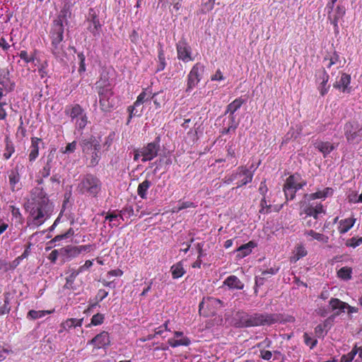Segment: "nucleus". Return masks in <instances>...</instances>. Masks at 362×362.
<instances>
[{
  "instance_id": "e2e57ef3",
  "label": "nucleus",
  "mask_w": 362,
  "mask_h": 362,
  "mask_svg": "<svg viewBox=\"0 0 362 362\" xmlns=\"http://www.w3.org/2000/svg\"><path fill=\"white\" fill-rule=\"evenodd\" d=\"M339 313H340L339 312H337L334 315H332L331 317H329L327 320H325V322H324L323 327L325 328H326L327 327H330L331 325H332V322H333V320L334 319L335 315H339Z\"/></svg>"
},
{
  "instance_id": "ddd939ff",
  "label": "nucleus",
  "mask_w": 362,
  "mask_h": 362,
  "mask_svg": "<svg viewBox=\"0 0 362 362\" xmlns=\"http://www.w3.org/2000/svg\"><path fill=\"white\" fill-rule=\"evenodd\" d=\"M95 88L99 97L112 96L111 84L105 76H102L96 82Z\"/></svg>"
},
{
  "instance_id": "13d9d810",
  "label": "nucleus",
  "mask_w": 362,
  "mask_h": 362,
  "mask_svg": "<svg viewBox=\"0 0 362 362\" xmlns=\"http://www.w3.org/2000/svg\"><path fill=\"white\" fill-rule=\"evenodd\" d=\"M261 209L259 213H267L271 207V205H268L265 198L264 197L260 202Z\"/></svg>"
},
{
  "instance_id": "473e14b6",
  "label": "nucleus",
  "mask_w": 362,
  "mask_h": 362,
  "mask_svg": "<svg viewBox=\"0 0 362 362\" xmlns=\"http://www.w3.org/2000/svg\"><path fill=\"white\" fill-rule=\"evenodd\" d=\"M173 279H178L185 274V270L181 262H178L171 267Z\"/></svg>"
},
{
  "instance_id": "603ef678",
  "label": "nucleus",
  "mask_w": 362,
  "mask_h": 362,
  "mask_svg": "<svg viewBox=\"0 0 362 362\" xmlns=\"http://www.w3.org/2000/svg\"><path fill=\"white\" fill-rule=\"evenodd\" d=\"M77 143L76 141H74L71 143H69L66 145L64 150L62 149V152L63 153H71L75 151L76 148Z\"/></svg>"
},
{
  "instance_id": "4468645a",
  "label": "nucleus",
  "mask_w": 362,
  "mask_h": 362,
  "mask_svg": "<svg viewBox=\"0 0 362 362\" xmlns=\"http://www.w3.org/2000/svg\"><path fill=\"white\" fill-rule=\"evenodd\" d=\"M177 57L184 62L192 60L191 57V47L184 40H180L177 44Z\"/></svg>"
},
{
  "instance_id": "7c9ffc66",
  "label": "nucleus",
  "mask_w": 362,
  "mask_h": 362,
  "mask_svg": "<svg viewBox=\"0 0 362 362\" xmlns=\"http://www.w3.org/2000/svg\"><path fill=\"white\" fill-rule=\"evenodd\" d=\"M346 9L344 6H338L337 7L335 13L332 18L330 16H329V18L331 19L332 23L334 25V26L337 25V22L339 19L342 18L343 16L345 15Z\"/></svg>"
},
{
  "instance_id": "39448f33",
  "label": "nucleus",
  "mask_w": 362,
  "mask_h": 362,
  "mask_svg": "<svg viewBox=\"0 0 362 362\" xmlns=\"http://www.w3.org/2000/svg\"><path fill=\"white\" fill-rule=\"evenodd\" d=\"M299 175H290L284 185V192L287 200H292L296 196L297 190L306 185V182H298Z\"/></svg>"
},
{
  "instance_id": "20e7f679",
  "label": "nucleus",
  "mask_w": 362,
  "mask_h": 362,
  "mask_svg": "<svg viewBox=\"0 0 362 362\" xmlns=\"http://www.w3.org/2000/svg\"><path fill=\"white\" fill-rule=\"evenodd\" d=\"M50 37L52 40L50 47L52 53L56 58L63 60L66 55L62 43L64 31H62L59 27H57V29H52L50 31Z\"/></svg>"
},
{
  "instance_id": "4be33fe9",
  "label": "nucleus",
  "mask_w": 362,
  "mask_h": 362,
  "mask_svg": "<svg viewBox=\"0 0 362 362\" xmlns=\"http://www.w3.org/2000/svg\"><path fill=\"white\" fill-rule=\"evenodd\" d=\"M351 76L346 74H342L339 81H337L334 84V87L336 88H342V91L345 92L349 90V85L350 83Z\"/></svg>"
},
{
  "instance_id": "393cba45",
  "label": "nucleus",
  "mask_w": 362,
  "mask_h": 362,
  "mask_svg": "<svg viewBox=\"0 0 362 362\" xmlns=\"http://www.w3.org/2000/svg\"><path fill=\"white\" fill-rule=\"evenodd\" d=\"M315 146L323 153L324 156L329 154L334 148V146L329 142L319 141L315 143Z\"/></svg>"
},
{
  "instance_id": "774afa93",
  "label": "nucleus",
  "mask_w": 362,
  "mask_h": 362,
  "mask_svg": "<svg viewBox=\"0 0 362 362\" xmlns=\"http://www.w3.org/2000/svg\"><path fill=\"white\" fill-rule=\"evenodd\" d=\"M93 265V262L91 260H86L85 264L80 267L78 269L79 273L82 272L83 270L90 268Z\"/></svg>"
},
{
  "instance_id": "6ab92c4d",
  "label": "nucleus",
  "mask_w": 362,
  "mask_h": 362,
  "mask_svg": "<svg viewBox=\"0 0 362 362\" xmlns=\"http://www.w3.org/2000/svg\"><path fill=\"white\" fill-rule=\"evenodd\" d=\"M42 143V140L37 137L31 139V146L30 147L29 160L34 161L39 154V145Z\"/></svg>"
},
{
  "instance_id": "7ed1b4c3",
  "label": "nucleus",
  "mask_w": 362,
  "mask_h": 362,
  "mask_svg": "<svg viewBox=\"0 0 362 362\" xmlns=\"http://www.w3.org/2000/svg\"><path fill=\"white\" fill-rule=\"evenodd\" d=\"M276 322V320L274 315L270 314H243L240 317V326L245 327H255L260 325H270Z\"/></svg>"
},
{
  "instance_id": "6e6552de",
  "label": "nucleus",
  "mask_w": 362,
  "mask_h": 362,
  "mask_svg": "<svg viewBox=\"0 0 362 362\" xmlns=\"http://www.w3.org/2000/svg\"><path fill=\"white\" fill-rule=\"evenodd\" d=\"M141 151L140 153L143 154L141 158L142 162H146L153 160L158 156V153L160 151V137L157 136L153 142L147 144V145L140 148Z\"/></svg>"
},
{
  "instance_id": "58836bf2",
  "label": "nucleus",
  "mask_w": 362,
  "mask_h": 362,
  "mask_svg": "<svg viewBox=\"0 0 362 362\" xmlns=\"http://www.w3.org/2000/svg\"><path fill=\"white\" fill-rule=\"evenodd\" d=\"M9 183L13 191H14L15 185L19 182L20 177L18 172L12 170L8 175Z\"/></svg>"
},
{
  "instance_id": "f8f14e48",
  "label": "nucleus",
  "mask_w": 362,
  "mask_h": 362,
  "mask_svg": "<svg viewBox=\"0 0 362 362\" xmlns=\"http://www.w3.org/2000/svg\"><path fill=\"white\" fill-rule=\"evenodd\" d=\"M204 66L200 63H197L191 69L187 80V88L186 91L193 89L200 81L204 72Z\"/></svg>"
},
{
  "instance_id": "0e129e2a",
  "label": "nucleus",
  "mask_w": 362,
  "mask_h": 362,
  "mask_svg": "<svg viewBox=\"0 0 362 362\" xmlns=\"http://www.w3.org/2000/svg\"><path fill=\"white\" fill-rule=\"evenodd\" d=\"M21 260H22L21 257L20 256L18 257L17 258H16L13 262H11L9 264L8 269H15L16 267H17L19 265Z\"/></svg>"
},
{
  "instance_id": "09e8293b",
  "label": "nucleus",
  "mask_w": 362,
  "mask_h": 362,
  "mask_svg": "<svg viewBox=\"0 0 362 362\" xmlns=\"http://www.w3.org/2000/svg\"><path fill=\"white\" fill-rule=\"evenodd\" d=\"M79 274V272L77 271H73L71 274L66 278V284L65 286L66 288H72V284H74V281L76 279V277Z\"/></svg>"
},
{
  "instance_id": "c9c22d12",
  "label": "nucleus",
  "mask_w": 362,
  "mask_h": 362,
  "mask_svg": "<svg viewBox=\"0 0 362 362\" xmlns=\"http://www.w3.org/2000/svg\"><path fill=\"white\" fill-rule=\"evenodd\" d=\"M307 235H310L313 239H315L320 242L323 243H327L329 240V238L327 235H325L322 233H316L313 230H310L305 233Z\"/></svg>"
},
{
  "instance_id": "c756f323",
  "label": "nucleus",
  "mask_w": 362,
  "mask_h": 362,
  "mask_svg": "<svg viewBox=\"0 0 362 362\" xmlns=\"http://www.w3.org/2000/svg\"><path fill=\"white\" fill-rule=\"evenodd\" d=\"M322 82L320 83L318 89L320 92V94L322 95H325L328 92L329 88V86H327V83L329 80V76L325 70L322 71Z\"/></svg>"
},
{
  "instance_id": "e433bc0d",
  "label": "nucleus",
  "mask_w": 362,
  "mask_h": 362,
  "mask_svg": "<svg viewBox=\"0 0 362 362\" xmlns=\"http://www.w3.org/2000/svg\"><path fill=\"white\" fill-rule=\"evenodd\" d=\"M100 150H96L94 152L91 153L88 156H90L89 158H87V159H89V165L90 167H95L96 165H98L100 159V156L99 154Z\"/></svg>"
},
{
  "instance_id": "9b49d317",
  "label": "nucleus",
  "mask_w": 362,
  "mask_h": 362,
  "mask_svg": "<svg viewBox=\"0 0 362 362\" xmlns=\"http://www.w3.org/2000/svg\"><path fill=\"white\" fill-rule=\"evenodd\" d=\"M86 21L88 23L87 27L88 30L91 33L94 37H99L102 25L100 23L98 13L94 8H90L89 9Z\"/></svg>"
},
{
  "instance_id": "0eeeda50",
  "label": "nucleus",
  "mask_w": 362,
  "mask_h": 362,
  "mask_svg": "<svg viewBox=\"0 0 362 362\" xmlns=\"http://www.w3.org/2000/svg\"><path fill=\"white\" fill-rule=\"evenodd\" d=\"M344 136L349 144H358L362 127L357 122H349L344 125Z\"/></svg>"
},
{
  "instance_id": "5fc2aeb1",
  "label": "nucleus",
  "mask_w": 362,
  "mask_h": 362,
  "mask_svg": "<svg viewBox=\"0 0 362 362\" xmlns=\"http://www.w3.org/2000/svg\"><path fill=\"white\" fill-rule=\"evenodd\" d=\"M78 57L79 59V68H78V72L83 73L86 71V66H85V56L83 53H79L78 54Z\"/></svg>"
},
{
  "instance_id": "412c9836",
  "label": "nucleus",
  "mask_w": 362,
  "mask_h": 362,
  "mask_svg": "<svg viewBox=\"0 0 362 362\" xmlns=\"http://www.w3.org/2000/svg\"><path fill=\"white\" fill-rule=\"evenodd\" d=\"M255 246V244L252 241L242 245L236 250L237 257L239 258H243L245 256L250 255L252 252V249L254 248Z\"/></svg>"
},
{
  "instance_id": "c85d7f7f",
  "label": "nucleus",
  "mask_w": 362,
  "mask_h": 362,
  "mask_svg": "<svg viewBox=\"0 0 362 362\" xmlns=\"http://www.w3.org/2000/svg\"><path fill=\"white\" fill-rule=\"evenodd\" d=\"M245 103V100L240 98L235 99L227 106L226 114L233 115Z\"/></svg>"
},
{
  "instance_id": "72a5a7b5",
  "label": "nucleus",
  "mask_w": 362,
  "mask_h": 362,
  "mask_svg": "<svg viewBox=\"0 0 362 362\" xmlns=\"http://www.w3.org/2000/svg\"><path fill=\"white\" fill-rule=\"evenodd\" d=\"M352 269L348 267H344L337 272L339 278L347 281L351 279Z\"/></svg>"
},
{
  "instance_id": "3c124183",
  "label": "nucleus",
  "mask_w": 362,
  "mask_h": 362,
  "mask_svg": "<svg viewBox=\"0 0 362 362\" xmlns=\"http://www.w3.org/2000/svg\"><path fill=\"white\" fill-rule=\"evenodd\" d=\"M104 321V315L100 313H97L92 317L91 324L96 326L101 325Z\"/></svg>"
},
{
  "instance_id": "dca6fc26",
  "label": "nucleus",
  "mask_w": 362,
  "mask_h": 362,
  "mask_svg": "<svg viewBox=\"0 0 362 362\" xmlns=\"http://www.w3.org/2000/svg\"><path fill=\"white\" fill-rule=\"evenodd\" d=\"M89 343L94 344L97 349L105 348L110 344L109 334L107 332H102L93 338Z\"/></svg>"
},
{
  "instance_id": "de8ad7c7",
  "label": "nucleus",
  "mask_w": 362,
  "mask_h": 362,
  "mask_svg": "<svg viewBox=\"0 0 362 362\" xmlns=\"http://www.w3.org/2000/svg\"><path fill=\"white\" fill-rule=\"evenodd\" d=\"M303 338L305 344L309 346L311 349H313L317 343V340L310 337L308 333H304Z\"/></svg>"
},
{
  "instance_id": "49530a36",
  "label": "nucleus",
  "mask_w": 362,
  "mask_h": 362,
  "mask_svg": "<svg viewBox=\"0 0 362 362\" xmlns=\"http://www.w3.org/2000/svg\"><path fill=\"white\" fill-rule=\"evenodd\" d=\"M87 122H88L87 116H86V113L82 115L79 119H76V121H75L76 126L79 129H83L86 126Z\"/></svg>"
},
{
  "instance_id": "cd10ccee",
  "label": "nucleus",
  "mask_w": 362,
  "mask_h": 362,
  "mask_svg": "<svg viewBox=\"0 0 362 362\" xmlns=\"http://www.w3.org/2000/svg\"><path fill=\"white\" fill-rule=\"evenodd\" d=\"M112 96L99 97L100 107L102 111L109 112L113 107L112 101L111 100Z\"/></svg>"
},
{
  "instance_id": "37998d69",
  "label": "nucleus",
  "mask_w": 362,
  "mask_h": 362,
  "mask_svg": "<svg viewBox=\"0 0 362 362\" xmlns=\"http://www.w3.org/2000/svg\"><path fill=\"white\" fill-rule=\"evenodd\" d=\"M307 255V251L303 246H298L296 248V254L292 257L293 261L296 262L300 258L305 257Z\"/></svg>"
},
{
  "instance_id": "bf43d9fd",
  "label": "nucleus",
  "mask_w": 362,
  "mask_h": 362,
  "mask_svg": "<svg viewBox=\"0 0 362 362\" xmlns=\"http://www.w3.org/2000/svg\"><path fill=\"white\" fill-rule=\"evenodd\" d=\"M118 217L117 214H108L105 217V221L109 220L110 222H114L115 226H117L119 224Z\"/></svg>"
},
{
  "instance_id": "9d476101",
  "label": "nucleus",
  "mask_w": 362,
  "mask_h": 362,
  "mask_svg": "<svg viewBox=\"0 0 362 362\" xmlns=\"http://www.w3.org/2000/svg\"><path fill=\"white\" fill-rule=\"evenodd\" d=\"M159 93H152L151 91L145 90L143 91L140 95L138 96L136 102L134 103L133 106H129L128 107V111L129 112V119L127 121V124L130 122V119L134 116H139L140 113L138 112V110H136V107L139 106L140 105L143 104L146 101H148L151 98H153L156 96H158Z\"/></svg>"
},
{
  "instance_id": "864d4df0",
  "label": "nucleus",
  "mask_w": 362,
  "mask_h": 362,
  "mask_svg": "<svg viewBox=\"0 0 362 362\" xmlns=\"http://www.w3.org/2000/svg\"><path fill=\"white\" fill-rule=\"evenodd\" d=\"M362 243V238H351V239L348 240L346 243V245L352 247H356L358 245H360Z\"/></svg>"
},
{
  "instance_id": "1a4fd4ad",
  "label": "nucleus",
  "mask_w": 362,
  "mask_h": 362,
  "mask_svg": "<svg viewBox=\"0 0 362 362\" xmlns=\"http://www.w3.org/2000/svg\"><path fill=\"white\" fill-rule=\"evenodd\" d=\"M71 5L69 2L64 3L57 18L53 21L52 29H57L59 27L62 31L64 32V24L68 25V20L71 16Z\"/></svg>"
},
{
  "instance_id": "4d7b16f0",
  "label": "nucleus",
  "mask_w": 362,
  "mask_h": 362,
  "mask_svg": "<svg viewBox=\"0 0 362 362\" xmlns=\"http://www.w3.org/2000/svg\"><path fill=\"white\" fill-rule=\"evenodd\" d=\"M338 62L340 63L339 56L337 54L336 52H334L333 55L329 59V62L327 64V67L330 68L332 65L337 64Z\"/></svg>"
},
{
  "instance_id": "a18cd8bd",
  "label": "nucleus",
  "mask_w": 362,
  "mask_h": 362,
  "mask_svg": "<svg viewBox=\"0 0 362 362\" xmlns=\"http://www.w3.org/2000/svg\"><path fill=\"white\" fill-rule=\"evenodd\" d=\"M58 257H63V252L62 248H59L58 250H52L50 254L49 255L48 259L53 263L56 262Z\"/></svg>"
},
{
  "instance_id": "6e6d98bb",
  "label": "nucleus",
  "mask_w": 362,
  "mask_h": 362,
  "mask_svg": "<svg viewBox=\"0 0 362 362\" xmlns=\"http://www.w3.org/2000/svg\"><path fill=\"white\" fill-rule=\"evenodd\" d=\"M21 59L24 60L26 63H29L34 61V57L33 56H28V52L26 51H21L19 54Z\"/></svg>"
},
{
  "instance_id": "b1692460",
  "label": "nucleus",
  "mask_w": 362,
  "mask_h": 362,
  "mask_svg": "<svg viewBox=\"0 0 362 362\" xmlns=\"http://www.w3.org/2000/svg\"><path fill=\"white\" fill-rule=\"evenodd\" d=\"M65 112L66 115L70 116L72 121L76 119L77 116L81 117L84 114L83 108L78 104H76L70 108L66 109Z\"/></svg>"
},
{
  "instance_id": "a878e982",
  "label": "nucleus",
  "mask_w": 362,
  "mask_h": 362,
  "mask_svg": "<svg viewBox=\"0 0 362 362\" xmlns=\"http://www.w3.org/2000/svg\"><path fill=\"white\" fill-rule=\"evenodd\" d=\"M151 186V182L145 180L142 182H141L137 188V194L142 199H146L147 197V191L149 187Z\"/></svg>"
},
{
  "instance_id": "f3484780",
  "label": "nucleus",
  "mask_w": 362,
  "mask_h": 362,
  "mask_svg": "<svg viewBox=\"0 0 362 362\" xmlns=\"http://www.w3.org/2000/svg\"><path fill=\"white\" fill-rule=\"evenodd\" d=\"M207 307H213L215 310H212L210 313L212 315L216 314V310H218L223 307V303L221 300L213 297H208L204 298L203 300L199 303V311L204 308V305Z\"/></svg>"
},
{
  "instance_id": "052dcab7",
  "label": "nucleus",
  "mask_w": 362,
  "mask_h": 362,
  "mask_svg": "<svg viewBox=\"0 0 362 362\" xmlns=\"http://www.w3.org/2000/svg\"><path fill=\"white\" fill-rule=\"evenodd\" d=\"M77 247H78L79 254H81L82 252H89L90 250H93V245H81V246H77Z\"/></svg>"
},
{
  "instance_id": "ea45409f",
  "label": "nucleus",
  "mask_w": 362,
  "mask_h": 362,
  "mask_svg": "<svg viewBox=\"0 0 362 362\" xmlns=\"http://www.w3.org/2000/svg\"><path fill=\"white\" fill-rule=\"evenodd\" d=\"M52 159V158L51 157V155H49L46 165L44 166L42 170L40 171V173H41L42 177H47L49 175L50 170L52 168V164H51Z\"/></svg>"
},
{
  "instance_id": "338daca9",
  "label": "nucleus",
  "mask_w": 362,
  "mask_h": 362,
  "mask_svg": "<svg viewBox=\"0 0 362 362\" xmlns=\"http://www.w3.org/2000/svg\"><path fill=\"white\" fill-rule=\"evenodd\" d=\"M260 354H261V357L264 360H269L272 356V352L270 351H267V350L261 351Z\"/></svg>"
},
{
  "instance_id": "2eb2a0df",
  "label": "nucleus",
  "mask_w": 362,
  "mask_h": 362,
  "mask_svg": "<svg viewBox=\"0 0 362 362\" xmlns=\"http://www.w3.org/2000/svg\"><path fill=\"white\" fill-rule=\"evenodd\" d=\"M80 145L83 153L86 156L96 150H100V143L96 139L92 138L82 140Z\"/></svg>"
},
{
  "instance_id": "79ce46f5",
  "label": "nucleus",
  "mask_w": 362,
  "mask_h": 362,
  "mask_svg": "<svg viewBox=\"0 0 362 362\" xmlns=\"http://www.w3.org/2000/svg\"><path fill=\"white\" fill-rule=\"evenodd\" d=\"M358 353V349L356 346L346 355H344L341 358V362H351L354 356Z\"/></svg>"
},
{
  "instance_id": "4c0bfd02",
  "label": "nucleus",
  "mask_w": 362,
  "mask_h": 362,
  "mask_svg": "<svg viewBox=\"0 0 362 362\" xmlns=\"http://www.w3.org/2000/svg\"><path fill=\"white\" fill-rule=\"evenodd\" d=\"M51 313L49 310H31L28 312V317L30 319L35 320L44 317L46 314Z\"/></svg>"
},
{
  "instance_id": "c03bdc74",
  "label": "nucleus",
  "mask_w": 362,
  "mask_h": 362,
  "mask_svg": "<svg viewBox=\"0 0 362 362\" xmlns=\"http://www.w3.org/2000/svg\"><path fill=\"white\" fill-rule=\"evenodd\" d=\"M302 212L305 214L307 216H313L315 220L317 219L316 216V211H315V208L313 204L305 206Z\"/></svg>"
},
{
  "instance_id": "f257e3e1",
  "label": "nucleus",
  "mask_w": 362,
  "mask_h": 362,
  "mask_svg": "<svg viewBox=\"0 0 362 362\" xmlns=\"http://www.w3.org/2000/svg\"><path fill=\"white\" fill-rule=\"evenodd\" d=\"M30 217L27 221V227L34 228L41 226L49 218L53 211V205L43 191L42 188L35 187L31 191Z\"/></svg>"
},
{
  "instance_id": "423d86ee",
  "label": "nucleus",
  "mask_w": 362,
  "mask_h": 362,
  "mask_svg": "<svg viewBox=\"0 0 362 362\" xmlns=\"http://www.w3.org/2000/svg\"><path fill=\"white\" fill-rule=\"evenodd\" d=\"M253 174L245 167L240 166L238 168L235 173L232 174L228 177H226L225 182L229 184L230 182L238 180L236 182L237 187H240L247 183L251 182Z\"/></svg>"
},
{
  "instance_id": "5701e85b",
  "label": "nucleus",
  "mask_w": 362,
  "mask_h": 362,
  "mask_svg": "<svg viewBox=\"0 0 362 362\" xmlns=\"http://www.w3.org/2000/svg\"><path fill=\"white\" fill-rule=\"evenodd\" d=\"M224 284L227 285L230 288L242 289L244 287V284L240 279L233 275L228 276L225 280Z\"/></svg>"
},
{
  "instance_id": "bb28decb",
  "label": "nucleus",
  "mask_w": 362,
  "mask_h": 362,
  "mask_svg": "<svg viewBox=\"0 0 362 362\" xmlns=\"http://www.w3.org/2000/svg\"><path fill=\"white\" fill-rule=\"evenodd\" d=\"M356 221V218H349L340 221V226L339 227V233L343 234L349 231L351 228Z\"/></svg>"
},
{
  "instance_id": "f03ea898",
  "label": "nucleus",
  "mask_w": 362,
  "mask_h": 362,
  "mask_svg": "<svg viewBox=\"0 0 362 362\" xmlns=\"http://www.w3.org/2000/svg\"><path fill=\"white\" fill-rule=\"evenodd\" d=\"M102 183L92 174H86L78 185L77 190L82 194L96 197L101 190Z\"/></svg>"
},
{
  "instance_id": "69168bd1",
  "label": "nucleus",
  "mask_w": 362,
  "mask_h": 362,
  "mask_svg": "<svg viewBox=\"0 0 362 362\" xmlns=\"http://www.w3.org/2000/svg\"><path fill=\"white\" fill-rule=\"evenodd\" d=\"M279 271V268H270L269 269H266L262 272V275L263 276H267V274H275Z\"/></svg>"
},
{
  "instance_id": "a19ab883",
  "label": "nucleus",
  "mask_w": 362,
  "mask_h": 362,
  "mask_svg": "<svg viewBox=\"0 0 362 362\" xmlns=\"http://www.w3.org/2000/svg\"><path fill=\"white\" fill-rule=\"evenodd\" d=\"M11 308L9 306V300L8 296H5L4 302H0V315H4L9 313Z\"/></svg>"
},
{
  "instance_id": "2f4dec72",
  "label": "nucleus",
  "mask_w": 362,
  "mask_h": 362,
  "mask_svg": "<svg viewBox=\"0 0 362 362\" xmlns=\"http://www.w3.org/2000/svg\"><path fill=\"white\" fill-rule=\"evenodd\" d=\"M82 319L70 318L66 320L62 324L64 329H69L71 327H81L82 325Z\"/></svg>"
},
{
  "instance_id": "a211bd4d",
  "label": "nucleus",
  "mask_w": 362,
  "mask_h": 362,
  "mask_svg": "<svg viewBox=\"0 0 362 362\" xmlns=\"http://www.w3.org/2000/svg\"><path fill=\"white\" fill-rule=\"evenodd\" d=\"M329 305L332 307V310L339 309L341 312H344L345 308H348L349 313H353L356 311V310L354 308L351 307L347 303L341 301L338 298H332L329 300Z\"/></svg>"
},
{
  "instance_id": "680f3d73",
  "label": "nucleus",
  "mask_w": 362,
  "mask_h": 362,
  "mask_svg": "<svg viewBox=\"0 0 362 362\" xmlns=\"http://www.w3.org/2000/svg\"><path fill=\"white\" fill-rule=\"evenodd\" d=\"M10 352H11V350L5 349L0 345V361H4L6 358V355Z\"/></svg>"
},
{
  "instance_id": "8fccbe9b",
  "label": "nucleus",
  "mask_w": 362,
  "mask_h": 362,
  "mask_svg": "<svg viewBox=\"0 0 362 362\" xmlns=\"http://www.w3.org/2000/svg\"><path fill=\"white\" fill-rule=\"evenodd\" d=\"M195 206H196L194 205V204L193 202H182L177 208L173 209V212L177 213L182 209L190 208V207L194 208Z\"/></svg>"
},
{
  "instance_id": "aec40b11",
  "label": "nucleus",
  "mask_w": 362,
  "mask_h": 362,
  "mask_svg": "<svg viewBox=\"0 0 362 362\" xmlns=\"http://www.w3.org/2000/svg\"><path fill=\"white\" fill-rule=\"evenodd\" d=\"M63 252L64 261L69 260L79 255L77 246L68 245L65 247H62Z\"/></svg>"
},
{
  "instance_id": "f704fd0d",
  "label": "nucleus",
  "mask_w": 362,
  "mask_h": 362,
  "mask_svg": "<svg viewBox=\"0 0 362 362\" xmlns=\"http://www.w3.org/2000/svg\"><path fill=\"white\" fill-rule=\"evenodd\" d=\"M168 343L172 347L188 346L190 344V340L187 337H182L180 339H170L168 340Z\"/></svg>"
}]
</instances>
